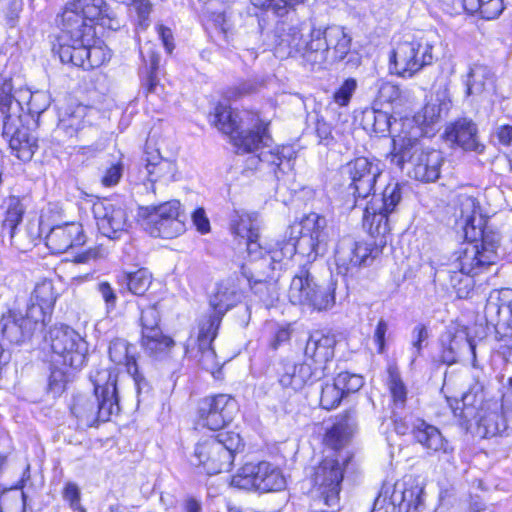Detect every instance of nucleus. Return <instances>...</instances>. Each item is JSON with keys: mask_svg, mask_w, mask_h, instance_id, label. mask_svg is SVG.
Returning a JSON list of instances; mask_svg holds the SVG:
<instances>
[{"mask_svg": "<svg viewBox=\"0 0 512 512\" xmlns=\"http://www.w3.org/2000/svg\"><path fill=\"white\" fill-rule=\"evenodd\" d=\"M260 226L256 212L236 210L231 216L232 233L247 241L248 260L242 266V273L254 292L267 303L278 295L274 279L276 265L290 260L295 254L307 263L314 262L327 251L330 232L325 217L310 213L289 227L288 240L275 241L264 247L258 241Z\"/></svg>", "mask_w": 512, "mask_h": 512, "instance_id": "1", "label": "nucleus"}, {"mask_svg": "<svg viewBox=\"0 0 512 512\" xmlns=\"http://www.w3.org/2000/svg\"><path fill=\"white\" fill-rule=\"evenodd\" d=\"M95 25L117 30L120 23L104 0H73L61 14V31L53 51L62 63L84 70L103 65L111 58L110 50L102 42L94 41Z\"/></svg>", "mask_w": 512, "mask_h": 512, "instance_id": "2", "label": "nucleus"}, {"mask_svg": "<svg viewBox=\"0 0 512 512\" xmlns=\"http://www.w3.org/2000/svg\"><path fill=\"white\" fill-rule=\"evenodd\" d=\"M351 41L345 29L337 25L322 30L281 21L275 27L276 53L282 58L300 56L313 70L343 60L350 52Z\"/></svg>", "mask_w": 512, "mask_h": 512, "instance_id": "3", "label": "nucleus"}, {"mask_svg": "<svg viewBox=\"0 0 512 512\" xmlns=\"http://www.w3.org/2000/svg\"><path fill=\"white\" fill-rule=\"evenodd\" d=\"M355 430V423L349 416L338 420L324 438L329 451L315 467L312 475L314 485L320 493V500L327 507L335 508L339 502L341 483L349 455L342 449L347 445Z\"/></svg>", "mask_w": 512, "mask_h": 512, "instance_id": "4", "label": "nucleus"}, {"mask_svg": "<svg viewBox=\"0 0 512 512\" xmlns=\"http://www.w3.org/2000/svg\"><path fill=\"white\" fill-rule=\"evenodd\" d=\"M93 394H77L71 413L80 427H91L98 421H108L120 412L118 375L111 369H97L90 374Z\"/></svg>", "mask_w": 512, "mask_h": 512, "instance_id": "5", "label": "nucleus"}, {"mask_svg": "<svg viewBox=\"0 0 512 512\" xmlns=\"http://www.w3.org/2000/svg\"><path fill=\"white\" fill-rule=\"evenodd\" d=\"M462 416L468 423L470 418L476 420V434L489 438L507 430V422L501 413L502 405L496 400H483V385L475 381L462 396Z\"/></svg>", "mask_w": 512, "mask_h": 512, "instance_id": "6", "label": "nucleus"}, {"mask_svg": "<svg viewBox=\"0 0 512 512\" xmlns=\"http://www.w3.org/2000/svg\"><path fill=\"white\" fill-rule=\"evenodd\" d=\"M94 110L82 104H70L59 113L58 131L75 137L80 142H91L79 147L83 155H95L104 149L100 129L92 124Z\"/></svg>", "mask_w": 512, "mask_h": 512, "instance_id": "7", "label": "nucleus"}, {"mask_svg": "<svg viewBox=\"0 0 512 512\" xmlns=\"http://www.w3.org/2000/svg\"><path fill=\"white\" fill-rule=\"evenodd\" d=\"M50 105V97L44 91L32 92L17 79H4L0 85V113L12 120H22L21 113L40 114Z\"/></svg>", "mask_w": 512, "mask_h": 512, "instance_id": "8", "label": "nucleus"}, {"mask_svg": "<svg viewBox=\"0 0 512 512\" xmlns=\"http://www.w3.org/2000/svg\"><path fill=\"white\" fill-rule=\"evenodd\" d=\"M288 298L293 305L303 309L327 311L335 305V287L333 284H319L306 265H303L291 280Z\"/></svg>", "mask_w": 512, "mask_h": 512, "instance_id": "9", "label": "nucleus"}, {"mask_svg": "<svg viewBox=\"0 0 512 512\" xmlns=\"http://www.w3.org/2000/svg\"><path fill=\"white\" fill-rule=\"evenodd\" d=\"M199 442L191 457V464L208 475L229 471L234 461V454L241 446L238 434L220 435Z\"/></svg>", "mask_w": 512, "mask_h": 512, "instance_id": "10", "label": "nucleus"}, {"mask_svg": "<svg viewBox=\"0 0 512 512\" xmlns=\"http://www.w3.org/2000/svg\"><path fill=\"white\" fill-rule=\"evenodd\" d=\"M53 362L72 370H80L86 363L88 344L74 329L55 326L49 332Z\"/></svg>", "mask_w": 512, "mask_h": 512, "instance_id": "11", "label": "nucleus"}, {"mask_svg": "<svg viewBox=\"0 0 512 512\" xmlns=\"http://www.w3.org/2000/svg\"><path fill=\"white\" fill-rule=\"evenodd\" d=\"M433 44L426 38L397 44L390 57V69L404 78H411L423 67L433 63Z\"/></svg>", "mask_w": 512, "mask_h": 512, "instance_id": "12", "label": "nucleus"}, {"mask_svg": "<svg viewBox=\"0 0 512 512\" xmlns=\"http://www.w3.org/2000/svg\"><path fill=\"white\" fill-rule=\"evenodd\" d=\"M231 486L259 492L280 491L286 479L278 467L269 462L246 463L231 478Z\"/></svg>", "mask_w": 512, "mask_h": 512, "instance_id": "13", "label": "nucleus"}, {"mask_svg": "<svg viewBox=\"0 0 512 512\" xmlns=\"http://www.w3.org/2000/svg\"><path fill=\"white\" fill-rule=\"evenodd\" d=\"M401 197L400 185L391 183L385 187L381 197L374 195L366 205L363 225L372 236H385L389 232L388 214L394 211Z\"/></svg>", "mask_w": 512, "mask_h": 512, "instance_id": "14", "label": "nucleus"}, {"mask_svg": "<svg viewBox=\"0 0 512 512\" xmlns=\"http://www.w3.org/2000/svg\"><path fill=\"white\" fill-rule=\"evenodd\" d=\"M238 412V403L229 394L207 396L199 402L198 425L220 430L232 422Z\"/></svg>", "mask_w": 512, "mask_h": 512, "instance_id": "15", "label": "nucleus"}, {"mask_svg": "<svg viewBox=\"0 0 512 512\" xmlns=\"http://www.w3.org/2000/svg\"><path fill=\"white\" fill-rule=\"evenodd\" d=\"M400 131L392 134V149L388 154L390 162L403 169L406 163L412 164L414 156L425 148L421 147L420 138L427 131L413 124L409 119L401 120Z\"/></svg>", "mask_w": 512, "mask_h": 512, "instance_id": "16", "label": "nucleus"}, {"mask_svg": "<svg viewBox=\"0 0 512 512\" xmlns=\"http://www.w3.org/2000/svg\"><path fill=\"white\" fill-rule=\"evenodd\" d=\"M394 430L398 435H406L412 431L416 441L425 449L434 453L452 455L454 448L443 437L439 429L425 421L418 420L417 423H411V418L397 417L394 414Z\"/></svg>", "mask_w": 512, "mask_h": 512, "instance_id": "17", "label": "nucleus"}, {"mask_svg": "<svg viewBox=\"0 0 512 512\" xmlns=\"http://www.w3.org/2000/svg\"><path fill=\"white\" fill-rule=\"evenodd\" d=\"M497 258L494 245L487 244L485 241L469 242L456 254L449 267L476 276L494 265Z\"/></svg>", "mask_w": 512, "mask_h": 512, "instance_id": "18", "label": "nucleus"}, {"mask_svg": "<svg viewBox=\"0 0 512 512\" xmlns=\"http://www.w3.org/2000/svg\"><path fill=\"white\" fill-rule=\"evenodd\" d=\"M268 123L256 113H246L241 118V127L231 136L238 153H255L261 148H270L271 138L267 132Z\"/></svg>", "mask_w": 512, "mask_h": 512, "instance_id": "19", "label": "nucleus"}, {"mask_svg": "<svg viewBox=\"0 0 512 512\" xmlns=\"http://www.w3.org/2000/svg\"><path fill=\"white\" fill-rule=\"evenodd\" d=\"M344 173L350 179L349 188L353 190L354 197L365 199L382 173V164L377 159L358 157L346 164Z\"/></svg>", "mask_w": 512, "mask_h": 512, "instance_id": "20", "label": "nucleus"}, {"mask_svg": "<svg viewBox=\"0 0 512 512\" xmlns=\"http://www.w3.org/2000/svg\"><path fill=\"white\" fill-rule=\"evenodd\" d=\"M373 248L365 242H356L351 237L342 238L336 246L334 260L337 272L353 276L372 259Z\"/></svg>", "mask_w": 512, "mask_h": 512, "instance_id": "21", "label": "nucleus"}, {"mask_svg": "<svg viewBox=\"0 0 512 512\" xmlns=\"http://www.w3.org/2000/svg\"><path fill=\"white\" fill-rule=\"evenodd\" d=\"M93 214L99 231L109 239L121 238L130 225L125 208L111 200L94 203Z\"/></svg>", "mask_w": 512, "mask_h": 512, "instance_id": "22", "label": "nucleus"}, {"mask_svg": "<svg viewBox=\"0 0 512 512\" xmlns=\"http://www.w3.org/2000/svg\"><path fill=\"white\" fill-rule=\"evenodd\" d=\"M336 345L335 335L316 330L310 333L304 349L305 362L312 365L314 370H319V375L324 377L327 364L334 357Z\"/></svg>", "mask_w": 512, "mask_h": 512, "instance_id": "23", "label": "nucleus"}, {"mask_svg": "<svg viewBox=\"0 0 512 512\" xmlns=\"http://www.w3.org/2000/svg\"><path fill=\"white\" fill-rule=\"evenodd\" d=\"M2 117V136L9 143L11 151L22 161L31 160L37 149L36 139L30 135L28 128L22 125V120Z\"/></svg>", "mask_w": 512, "mask_h": 512, "instance_id": "24", "label": "nucleus"}, {"mask_svg": "<svg viewBox=\"0 0 512 512\" xmlns=\"http://www.w3.org/2000/svg\"><path fill=\"white\" fill-rule=\"evenodd\" d=\"M241 299V294L234 285L221 283L210 297L212 313L204 316L200 325L218 329L223 316L233 308Z\"/></svg>", "mask_w": 512, "mask_h": 512, "instance_id": "25", "label": "nucleus"}, {"mask_svg": "<svg viewBox=\"0 0 512 512\" xmlns=\"http://www.w3.org/2000/svg\"><path fill=\"white\" fill-rule=\"evenodd\" d=\"M218 329L199 324V333L195 341L196 347L190 342L186 348L188 357L195 359L199 366L214 374L219 368L216 353L211 346L212 341L217 335Z\"/></svg>", "mask_w": 512, "mask_h": 512, "instance_id": "26", "label": "nucleus"}, {"mask_svg": "<svg viewBox=\"0 0 512 512\" xmlns=\"http://www.w3.org/2000/svg\"><path fill=\"white\" fill-rule=\"evenodd\" d=\"M109 357L115 364L126 366L128 374L132 377L138 396L143 391L148 390V383L138 370L134 346L130 345L124 339H114L109 345Z\"/></svg>", "mask_w": 512, "mask_h": 512, "instance_id": "27", "label": "nucleus"}, {"mask_svg": "<svg viewBox=\"0 0 512 512\" xmlns=\"http://www.w3.org/2000/svg\"><path fill=\"white\" fill-rule=\"evenodd\" d=\"M145 166L140 170L142 180H147L154 191V184L162 182L164 184L175 180L177 167L173 160L164 158L157 149L151 150L148 145L145 152Z\"/></svg>", "mask_w": 512, "mask_h": 512, "instance_id": "28", "label": "nucleus"}, {"mask_svg": "<svg viewBox=\"0 0 512 512\" xmlns=\"http://www.w3.org/2000/svg\"><path fill=\"white\" fill-rule=\"evenodd\" d=\"M389 493V488L382 489L378 497L375 499L374 512H378L381 509H385V512H388L389 509L394 510L396 505L404 507L407 510H410L411 508L417 509L422 501V488L417 485L405 488L396 484L390 496Z\"/></svg>", "mask_w": 512, "mask_h": 512, "instance_id": "29", "label": "nucleus"}, {"mask_svg": "<svg viewBox=\"0 0 512 512\" xmlns=\"http://www.w3.org/2000/svg\"><path fill=\"white\" fill-rule=\"evenodd\" d=\"M84 242L82 225L76 222L53 226L45 237L46 246L55 254L64 253L70 248L83 245Z\"/></svg>", "mask_w": 512, "mask_h": 512, "instance_id": "30", "label": "nucleus"}, {"mask_svg": "<svg viewBox=\"0 0 512 512\" xmlns=\"http://www.w3.org/2000/svg\"><path fill=\"white\" fill-rule=\"evenodd\" d=\"M319 370H314L308 362H282L278 369V381L284 389L299 391L307 384L320 380Z\"/></svg>", "mask_w": 512, "mask_h": 512, "instance_id": "31", "label": "nucleus"}, {"mask_svg": "<svg viewBox=\"0 0 512 512\" xmlns=\"http://www.w3.org/2000/svg\"><path fill=\"white\" fill-rule=\"evenodd\" d=\"M445 139L451 145H457L465 151L483 153L485 146L479 141L477 125L463 118L446 127Z\"/></svg>", "mask_w": 512, "mask_h": 512, "instance_id": "32", "label": "nucleus"}, {"mask_svg": "<svg viewBox=\"0 0 512 512\" xmlns=\"http://www.w3.org/2000/svg\"><path fill=\"white\" fill-rule=\"evenodd\" d=\"M441 358L447 364H453L462 348L468 347L475 356V345L469 338L467 329L458 323H451L440 337Z\"/></svg>", "mask_w": 512, "mask_h": 512, "instance_id": "33", "label": "nucleus"}, {"mask_svg": "<svg viewBox=\"0 0 512 512\" xmlns=\"http://www.w3.org/2000/svg\"><path fill=\"white\" fill-rule=\"evenodd\" d=\"M443 162L444 158L439 150L425 148L414 156L409 175L421 182H434L440 176Z\"/></svg>", "mask_w": 512, "mask_h": 512, "instance_id": "34", "label": "nucleus"}, {"mask_svg": "<svg viewBox=\"0 0 512 512\" xmlns=\"http://www.w3.org/2000/svg\"><path fill=\"white\" fill-rule=\"evenodd\" d=\"M463 83L466 97L485 98L494 90L495 75L487 65L474 63L469 66Z\"/></svg>", "mask_w": 512, "mask_h": 512, "instance_id": "35", "label": "nucleus"}, {"mask_svg": "<svg viewBox=\"0 0 512 512\" xmlns=\"http://www.w3.org/2000/svg\"><path fill=\"white\" fill-rule=\"evenodd\" d=\"M0 331L9 342L19 344L32 336L30 326L26 325L23 314L9 310L0 318Z\"/></svg>", "mask_w": 512, "mask_h": 512, "instance_id": "36", "label": "nucleus"}, {"mask_svg": "<svg viewBox=\"0 0 512 512\" xmlns=\"http://www.w3.org/2000/svg\"><path fill=\"white\" fill-rule=\"evenodd\" d=\"M484 315L487 323H495L498 317H512V289L504 288L490 293Z\"/></svg>", "mask_w": 512, "mask_h": 512, "instance_id": "37", "label": "nucleus"}, {"mask_svg": "<svg viewBox=\"0 0 512 512\" xmlns=\"http://www.w3.org/2000/svg\"><path fill=\"white\" fill-rule=\"evenodd\" d=\"M245 112H234L226 105L219 104L215 107L211 122L224 134L232 136L241 127V118L246 119Z\"/></svg>", "mask_w": 512, "mask_h": 512, "instance_id": "38", "label": "nucleus"}, {"mask_svg": "<svg viewBox=\"0 0 512 512\" xmlns=\"http://www.w3.org/2000/svg\"><path fill=\"white\" fill-rule=\"evenodd\" d=\"M449 109V103L440 100L435 99L433 101L428 102L423 109L413 118L409 119L410 121H413V124L422 128L423 131H428V127L433 126L437 124L444 114Z\"/></svg>", "mask_w": 512, "mask_h": 512, "instance_id": "39", "label": "nucleus"}, {"mask_svg": "<svg viewBox=\"0 0 512 512\" xmlns=\"http://www.w3.org/2000/svg\"><path fill=\"white\" fill-rule=\"evenodd\" d=\"M145 229L153 237L175 238L185 231V223L180 213V216L145 222Z\"/></svg>", "mask_w": 512, "mask_h": 512, "instance_id": "40", "label": "nucleus"}, {"mask_svg": "<svg viewBox=\"0 0 512 512\" xmlns=\"http://www.w3.org/2000/svg\"><path fill=\"white\" fill-rule=\"evenodd\" d=\"M388 112L377 109L376 107L366 108L362 115L363 128L378 136H386L390 132L392 122Z\"/></svg>", "mask_w": 512, "mask_h": 512, "instance_id": "41", "label": "nucleus"}, {"mask_svg": "<svg viewBox=\"0 0 512 512\" xmlns=\"http://www.w3.org/2000/svg\"><path fill=\"white\" fill-rule=\"evenodd\" d=\"M117 283L126 286L132 294L142 296L152 283V275L147 269L141 268L135 272L118 275Z\"/></svg>", "mask_w": 512, "mask_h": 512, "instance_id": "42", "label": "nucleus"}, {"mask_svg": "<svg viewBox=\"0 0 512 512\" xmlns=\"http://www.w3.org/2000/svg\"><path fill=\"white\" fill-rule=\"evenodd\" d=\"M142 347L151 355L160 356L166 353L173 345L174 341L162 333L161 328L154 330L141 331Z\"/></svg>", "mask_w": 512, "mask_h": 512, "instance_id": "43", "label": "nucleus"}, {"mask_svg": "<svg viewBox=\"0 0 512 512\" xmlns=\"http://www.w3.org/2000/svg\"><path fill=\"white\" fill-rule=\"evenodd\" d=\"M462 4L468 13H479L486 20L498 18L504 10L503 0H462Z\"/></svg>", "mask_w": 512, "mask_h": 512, "instance_id": "44", "label": "nucleus"}, {"mask_svg": "<svg viewBox=\"0 0 512 512\" xmlns=\"http://www.w3.org/2000/svg\"><path fill=\"white\" fill-rule=\"evenodd\" d=\"M387 386L394 408L403 409L407 400V387L404 384L396 366L388 367Z\"/></svg>", "mask_w": 512, "mask_h": 512, "instance_id": "45", "label": "nucleus"}, {"mask_svg": "<svg viewBox=\"0 0 512 512\" xmlns=\"http://www.w3.org/2000/svg\"><path fill=\"white\" fill-rule=\"evenodd\" d=\"M181 204L178 200H170L157 206L151 205L141 208V216L145 218V222H152L166 219L172 216H180Z\"/></svg>", "mask_w": 512, "mask_h": 512, "instance_id": "46", "label": "nucleus"}, {"mask_svg": "<svg viewBox=\"0 0 512 512\" xmlns=\"http://www.w3.org/2000/svg\"><path fill=\"white\" fill-rule=\"evenodd\" d=\"M460 218L464 223L465 230H468V228L475 229L477 220L478 225L481 224L480 207L474 197L467 195L460 197ZM466 234H468V231H466Z\"/></svg>", "mask_w": 512, "mask_h": 512, "instance_id": "47", "label": "nucleus"}, {"mask_svg": "<svg viewBox=\"0 0 512 512\" xmlns=\"http://www.w3.org/2000/svg\"><path fill=\"white\" fill-rule=\"evenodd\" d=\"M450 284L459 298H467L474 288V276L462 271L450 268L447 270Z\"/></svg>", "mask_w": 512, "mask_h": 512, "instance_id": "48", "label": "nucleus"}, {"mask_svg": "<svg viewBox=\"0 0 512 512\" xmlns=\"http://www.w3.org/2000/svg\"><path fill=\"white\" fill-rule=\"evenodd\" d=\"M24 211L25 208L18 197H9L3 227L9 230L11 236H13L14 230L22 221Z\"/></svg>", "mask_w": 512, "mask_h": 512, "instance_id": "49", "label": "nucleus"}, {"mask_svg": "<svg viewBox=\"0 0 512 512\" xmlns=\"http://www.w3.org/2000/svg\"><path fill=\"white\" fill-rule=\"evenodd\" d=\"M306 0H251V3L260 9L270 10L277 16H284L296 6Z\"/></svg>", "mask_w": 512, "mask_h": 512, "instance_id": "50", "label": "nucleus"}, {"mask_svg": "<svg viewBox=\"0 0 512 512\" xmlns=\"http://www.w3.org/2000/svg\"><path fill=\"white\" fill-rule=\"evenodd\" d=\"M51 310L44 309L39 304L31 303L26 310V313L23 315V319L26 325L30 326V331L33 334L36 330L41 329L47 318H50Z\"/></svg>", "mask_w": 512, "mask_h": 512, "instance_id": "51", "label": "nucleus"}, {"mask_svg": "<svg viewBox=\"0 0 512 512\" xmlns=\"http://www.w3.org/2000/svg\"><path fill=\"white\" fill-rule=\"evenodd\" d=\"M26 496L17 489L3 493L0 496V512H25Z\"/></svg>", "mask_w": 512, "mask_h": 512, "instance_id": "52", "label": "nucleus"}, {"mask_svg": "<svg viewBox=\"0 0 512 512\" xmlns=\"http://www.w3.org/2000/svg\"><path fill=\"white\" fill-rule=\"evenodd\" d=\"M58 365L59 364L53 362V368L51 369L48 383L49 390L54 394H59L65 389L74 371L69 367H58Z\"/></svg>", "mask_w": 512, "mask_h": 512, "instance_id": "53", "label": "nucleus"}, {"mask_svg": "<svg viewBox=\"0 0 512 512\" xmlns=\"http://www.w3.org/2000/svg\"><path fill=\"white\" fill-rule=\"evenodd\" d=\"M53 285L50 282L38 284L32 295V303H36L52 311L56 302V295L53 291Z\"/></svg>", "mask_w": 512, "mask_h": 512, "instance_id": "54", "label": "nucleus"}, {"mask_svg": "<svg viewBox=\"0 0 512 512\" xmlns=\"http://www.w3.org/2000/svg\"><path fill=\"white\" fill-rule=\"evenodd\" d=\"M343 396L344 394L335 379L333 383H327L322 387L320 404L326 410L333 409L339 405Z\"/></svg>", "mask_w": 512, "mask_h": 512, "instance_id": "55", "label": "nucleus"}, {"mask_svg": "<svg viewBox=\"0 0 512 512\" xmlns=\"http://www.w3.org/2000/svg\"><path fill=\"white\" fill-rule=\"evenodd\" d=\"M495 328L496 338L502 348L512 349V317H498L495 323H488Z\"/></svg>", "mask_w": 512, "mask_h": 512, "instance_id": "56", "label": "nucleus"}, {"mask_svg": "<svg viewBox=\"0 0 512 512\" xmlns=\"http://www.w3.org/2000/svg\"><path fill=\"white\" fill-rule=\"evenodd\" d=\"M335 379L337 380L338 387H340L343 394L357 392L364 385V379L359 374L341 372Z\"/></svg>", "mask_w": 512, "mask_h": 512, "instance_id": "57", "label": "nucleus"}, {"mask_svg": "<svg viewBox=\"0 0 512 512\" xmlns=\"http://www.w3.org/2000/svg\"><path fill=\"white\" fill-rule=\"evenodd\" d=\"M357 81L353 78L346 79L333 95V101L340 107L347 106L352 95L356 91Z\"/></svg>", "mask_w": 512, "mask_h": 512, "instance_id": "58", "label": "nucleus"}, {"mask_svg": "<svg viewBox=\"0 0 512 512\" xmlns=\"http://www.w3.org/2000/svg\"><path fill=\"white\" fill-rule=\"evenodd\" d=\"M377 87V103H393L400 97L399 87L391 82L381 80L378 82Z\"/></svg>", "mask_w": 512, "mask_h": 512, "instance_id": "59", "label": "nucleus"}, {"mask_svg": "<svg viewBox=\"0 0 512 512\" xmlns=\"http://www.w3.org/2000/svg\"><path fill=\"white\" fill-rule=\"evenodd\" d=\"M140 54L144 63V69H152L157 71L159 68L160 56L156 51V45L151 42H146L140 46Z\"/></svg>", "mask_w": 512, "mask_h": 512, "instance_id": "60", "label": "nucleus"}, {"mask_svg": "<svg viewBox=\"0 0 512 512\" xmlns=\"http://www.w3.org/2000/svg\"><path fill=\"white\" fill-rule=\"evenodd\" d=\"M261 148L260 153L257 155H253L250 157L252 162L258 161L261 163H266L271 166H275L276 168L280 169L281 166L284 164L283 156L280 154V152L277 150Z\"/></svg>", "mask_w": 512, "mask_h": 512, "instance_id": "61", "label": "nucleus"}, {"mask_svg": "<svg viewBox=\"0 0 512 512\" xmlns=\"http://www.w3.org/2000/svg\"><path fill=\"white\" fill-rule=\"evenodd\" d=\"M80 489L77 484L68 482L63 491V498L67 501L72 510L77 512H86L85 508L80 503Z\"/></svg>", "mask_w": 512, "mask_h": 512, "instance_id": "62", "label": "nucleus"}, {"mask_svg": "<svg viewBox=\"0 0 512 512\" xmlns=\"http://www.w3.org/2000/svg\"><path fill=\"white\" fill-rule=\"evenodd\" d=\"M160 315L157 307L150 306L147 309L142 310L141 313V326L142 330H154L159 329Z\"/></svg>", "mask_w": 512, "mask_h": 512, "instance_id": "63", "label": "nucleus"}, {"mask_svg": "<svg viewBox=\"0 0 512 512\" xmlns=\"http://www.w3.org/2000/svg\"><path fill=\"white\" fill-rule=\"evenodd\" d=\"M428 338L427 328L419 324L414 327L412 331V359L411 363L415 361V359L420 355L422 349V343Z\"/></svg>", "mask_w": 512, "mask_h": 512, "instance_id": "64", "label": "nucleus"}]
</instances>
